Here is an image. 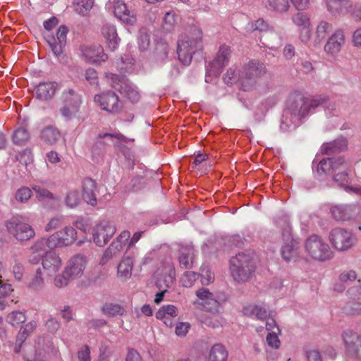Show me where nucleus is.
Returning a JSON list of instances; mask_svg holds the SVG:
<instances>
[{"label": "nucleus", "mask_w": 361, "mask_h": 361, "mask_svg": "<svg viewBox=\"0 0 361 361\" xmlns=\"http://www.w3.org/2000/svg\"><path fill=\"white\" fill-rule=\"evenodd\" d=\"M329 240L331 244L339 251L347 250L356 243V238L352 233L341 228L331 230Z\"/></svg>", "instance_id": "2eb2a0df"}, {"label": "nucleus", "mask_w": 361, "mask_h": 361, "mask_svg": "<svg viewBox=\"0 0 361 361\" xmlns=\"http://www.w3.org/2000/svg\"><path fill=\"white\" fill-rule=\"evenodd\" d=\"M164 28L170 30L176 22V14L173 11L167 12L164 17Z\"/></svg>", "instance_id": "e2e57ef3"}, {"label": "nucleus", "mask_w": 361, "mask_h": 361, "mask_svg": "<svg viewBox=\"0 0 361 361\" xmlns=\"http://www.w3.org/2000/svg\"><path fill=\"white\" fill-rule=\"evenodd\" d=\"M305 251L314 260L324 262L333 257L334 252L322 238L317 235L310 236L305 243Z\"/></svg>", "instance_id": "0eeeda50"}, {"label": "nucleus", "mask_w": 361, "mask_h": 361, "mask_svg": "<svg viewBox=\"0 0 361 361\" xmlns=\"http://www.w3.org/2000/svg\"><path fill=\"white\" fill-rule=\"evenodd\" d=\"M125 137L120 133H100L97 137V140L91 149L92 159L99 162L104 157L106 152V148L110 142L115 146L118 145L119 140H124Z\"/></svg>", "instance_id": "9d476101"}, {"label": "nucleus", "mask_w": 361, "mask_h": 361, "mask_svg": "<svg viewBox=\"0 0 361 361\" xmlns=\"http://www.w3.org/2000/svg\"><path fill=\"white\" fill-rule=\"evenodd\" d=\"M133 261L132 257L124 256L117 267L118 276L122 280H127L132 275Z\"/></svg>", "instance_id": "473e14b6"}, {"label": "nucleus", "mask_w": 361, "mask_h": 361, "mask_svg": "<svg viewBox=\"0 0 361 361\" xmlns=\"http://www.w3.org/2000/svg\"><path fill=\"white\" fill-rule=\"evenodd\" d=\"M32 191L27 187H21L16 192V200L21 203L27 202L32 197Z\"/></svg>", "instance_id": "3c124183"}, {"label": "nucleus", "mask_w": 361, "mask_h": 361, "mask_svg": "<svg viewBox=\"0 0 361 361\" xmlns=\"http://www.w3.org/2000/svg\"><path fill=\"white\" fill-rule=\"evenodd\" d=\"M42 264L47 275L52 276L61 269L62 262L55 252H48L42 257Z\"/></svg>", "instance_id": "5701e85b"}, {"label": "nucleus", "mask_w": 361, "mask_h": 361, "mask_svg": "<svg viewBox=\"0 0 361 361\" xmlns=\"http://www.w3.org/2000/svg\"><path fill=\"white\" fill-rule=\"evenodd\" d=\"M79 361H91L90 350L87 345H84L78 352Z\"/></svg>", "instance_id": "774afa93"}, {"label": "nucleus", "mask_w": 361, "mask_h": 361, "mask_svg": "<svg viewBox=\"0 0 361 361\" xmlns=\"http://www.w3.org/2000/svg\"><path fill=\"white\" fill-rule=\"evenodd\" d=\"M178 315V309L173 305L162 306L156 313V317L158 319L163 320L167 326H172L173 322L171 318H174Z\"/></svg>", "instance_id": "2f4dec72"}, {"label": "nucleus", "mask_w": 361, "mask_h": 361, "mask_svg": "<svg viewBox=\"0 0 361 361\" xmlns=\"http://www.w3.org/2000/svg\"><path fill=\"white\" fill-rule=\"evenodd\" d=\"M266 341L269 346L275 349L279 348L281 344V341L276 332H269L266 337Z\"/></svg>", "instance_id": "69168bd1"}, {"label": "nucleus", "mask_w": 361, "mask_h": 361, "mask_svg": "<svg viewBox=\"0 0 361 361\" xmlns=\"http://www.w3.org/2000/svg\"><path fill=\"white\" fill-rule=\"evenodd\" d=\"M266 73L267 68L264 63L258 60H250L238 71V82L243 90H252L256 87L259 79Z\"/></svg>", "instance_id": "423d86ee"}, {"label": "nucleus", "mask_w": 361, "mask_h": 361, "mask_svg": "<svg viewBox=\"0 0 361 361\" xmlns=\"http://www.w3.org/2000/svg\"><path fill=\"white\" fill-rule=\"evenodd\" d=\"M44 286V279L39 268L36 270L35 274L27 283V287L34 290H40Z\"/></svg>", "instance_id": "49530a36"}, {"label": "nucleus", "mask_w": 361, "mask_h": 361, "mask_svg": "<svg viewBox=\"0 0 361 361\" xmlns=\"http://www.w3.org/2000/svg\"><path fill=\"white\" fill-rule=\"evenodd\" d=\"M77 238V231L72 226H65L55 232L47 238L37 240L32 246L33 252L44 251L46 247L49 249L63 247L71 245Z\"/></svg>", "instance_id": "20e7f679"}, {"label": "nucleus", "mask_w": 361, "mask_h": 361, "mask_svg": "<svg viewBox=\"0 0 361 361\" xmlns=\"http://www.w3.org/2000/svg\"><path fill=\"white\" fill-rule=\"evenodd\" d=\"M86 264L85 256L81 254L75 255L68 260L64 273L71 279L80 277L83 274Z\"/></svg>", "instance_id": "aec40b11"}, {"label": "nucleus", "mask_w": 361, "mask_h": 361, "mask_svg": "<svg viewBox=\"0 0 361 361\" xmlns=\"http://www.w3.org/2000/svg\"><path fill=\"white\" fill-rule=\"evenodd\" d=\"M348 140L344 137L324 143L321 147V153L326 155H334L345 151L348 149Z\"/></svg>", "instance_id": "a878e982"}, {"label": "nucleus", "mask_w": 361, "mask_h": 361, "mask_svg": "<svg viewBox=\"0 0 361 361\" xmlns=\"http://www.w3.org/2000/svg\"><path fill=\"white\" fill-rule=\"evenodd\" d=\"M346 361H361V336L352 330L343 333Z\"/></svg>", "instance_id": "4468645a"}, {"label": "nucleus", "mask_w": 361, "mask_h": 361, "mask_svg": "<svg viewBox=\"0 0 361 361\" xmlns=\"http://www.w3.org/2000/svg\"><path fill=\"white\" fill-rule=\"evenodd\" d=\"M58 88V84L55 82H40L35 88L36 98L42 101H48L53 98Z\"/></svg>", "instance_id": "bb28decb"}, {"label": "nucleus", "mask_w": 361, "mask_h": 361, "mask_svg": "<svg viewBox=\"0 0 361 361\" xmlns=\"http://www.w3.org/2000/svg\"><path fill=\"white\" fill-rule=\"evenodd\" d=\"M346 293L353 300H361V285L350 288Z\"/></svg>", "instance_id": "338daca9"}, {"label": "nucleus", "mask_w": 361, "mask_h": 361, "mask_svg": "<svg viewBox=\"0 0 361 361\" xmlns=\"http://www.w3.org/2000/svg\"><path fill=\"white\" fill-rule=\"evenodd\" d=\"M203 34L200 28L192 27L178 42L177 54L179 61L185 66L191 63L192 57L203 50Z\"/></svg>", "instance_id": "f03ea898"}, {"label": "nucleus", "mask_w": 361, "mask_h": 361, "mask_svg": "<svg viewBox=\"0 0 361 361\" xmlns=\"http://www.w3.org/2000/svg\"><path fill=\"white\" fill-rule=\"evenodd\" d=\"M283 244L281 247V255L286 262H295L301 252L300 243L292 234L289 225L283 228L282 232Z\"/></svg>", "instance_id": "1a4fd4ad"}, {"label": "nucleus", "mask_w": 361, "mask_h": 361, "mask_svg": "<svg viewBox=\"0 0 361 361\" xmlns=\"http://www.w3.org/2000/svg\"><path fill=\"white\" fill-rule=\"evenodd\" d=\"M243 312L246 316L255 317L259 320H264L267 317V310L262 305H247L243 308Z\"/></svg>", "instance_id": "72a5a7b5"}, {"label": "nucleus", "mask_w": 361, "mask_h": 361, "mask_svg": "<svg viewBox=\"0 0 361 361\" xmlns=\"http://www.w3.org/2000/svg\"><path fill=\"white\" fill-rule=\"evenodd\" d=\"M75 11L82 16H85L92 8L94 0H74Z\"/></svg>", "instance_id": "de8ad7c7"}, {"label": "nucleus", "mask_w": 361, "mask_h": 361, "mask_svg": "<svg viewBox=\"0 0 361 361\" xmlns=\"http://www.w3.org/2000/svg\"><path fill=\"white\" fill-rule=\"evenodd\" d=\"M82 59L89 63H98L107 60L108 56L99 44L82 45L80 47Z\"/></svg>", "instance_id": "6ab92c4d"}, {"label": "nucleus", "mask_w": 361, "mask_h": 361, "mask_svg": "<svg viewBox=\"0 0 361 361\" xmlns=\"http://www.w3.org/2000/svg\"><path fill=\"white\" fill-rule=\"evenodd\" d=\"M195 250L192 245L180 244L178 251V261L183 269H190L195 262Z\"/></svg>", "instance_id": "393cba45"}, {"label": "nucleus", "mask_w": 361, "mask_h": 361, "mask_svg": "<svg viewBox=\"0 0 361 361\" xmlns=\"http://www.w3.org/2000/svg\"><path fill=\"white\" fill-rule=\"evenodd\" d=\"M266 7L279 12H285L289 8L288 0H264Z\"/></svg>", "instance_id": "37998d69"}, {"label": "nucleus", "mask_w": 361, "mask_h": 361, "mask_svg": "<svg viewBox=\"0 0 361 361\" xmlns=\"http://www.w3.org/2000/svg\"><path fill=\"white\" fill-rule=\"evenodd\" d=\"M114 8L115 16L123 23L133 25L136 22L135 12L129 10L123 1L121 0L115 1Z\"/></svg>", "instance_id": "b1692460"}, {"label": "nucleus", "mask_w": 361, "mask_h": 361, "mask_svg": "<svg viewBox=\"0 0 361 361\" xmlns=\"http://www.w3.org/2000/svg\"><path fill=\"white\" fill-rule=\"evenodd\" d=\"M250 30H257L262 32L260 41L263 45L276 49L281 46L280 36L272 29H269L268 24L263 19H258L250 25Z\"/></svg>", "instance_id": "ddd939ff"}, {"label": "nucleus", "mask_w": 361, "mask_h": 361, "mask_svg": "<svg viewBox=\"0 0 361 361\" xmlns=\"http://www.w3.org/2000/svg\"><path fill=\"white\" fill-rule=\"evenodd\" d=\"M231 53V49L226 44L220 46L216 56L207 66V73L211 75L219 76L224 67L228 65Z\"/></svg>", "instance_id": "dca6fc26"}, {"label": "nucleus", "mask_w": 361, "mask_h": 361, "mask_svg": "<svg viewBox=\"0 0 361 361\" xmlns=\"http://www.w3.org/2000/svg\"><path fill=\"white\" fill-rule=\"evenodd\" d=\"M350 164L343 157L328 158L321 160L317 166L318 172L333 176L334 180L341 186H346L348 183V172Z\"/></svg>", "instance_id": "39448f33"}, {"label": "nucleus", "mask_w": 361, "mask_h": 361, "mask_svg": "<svg viewBox=\"0 0 361 361\" xmlns=\"http://www.w3.org/2000/svg\"><path fill=\"white\" fill-rule=\"evenodd\" d=\"M130 236V233L128 231H123L121 233L118 237H117L110 245L109 248L117 255L120 252L128 240Z\"/></svg>", "instance_id": "ea45409f"}, {"label": "nucleus", "mask_w": 361, "mask_h": 361, "mask_svg": "<svg viewBox=\"0 0 361 361\" xmlns=\"http://www.w3.org/2000/svg\"><path fill=\"white\" fill-rule=\"evenodd\" d=\"M256 269V262L251 252H241L230 259V272L238 283L251 279Z\"/></svg>", "instance_id": "7ed1b4c3"}, {"label": "nucleus", "mask_w": 361, "mask_h": 361, "mask_svg": "<svg viewBox=\"0 0 361 361\" xmlns=\"http://www.w3.org/2000/svg\"><path fill=\"white\" fill-rule=\"evenodd\" d=\"M333 30L332 25L325 20H322L316 27L315 42L319 44L322 42Z\"/></svg>", "instance_id": "4c0bfd02"}, {"label": "nucleus", "mask_w": 361, "mask_h": 361, "mask_svg": "<svg viewBox=\"0 0 361 361\" xmlns=\"http://www.w3.org/2000/svg\"><path fill=\"white\" fill-rule=\"evenodd\" d=\"M94 101L100 108L111 114H117L123 108V102L119 97L112 91H107L94 97Z\"/></svg>", "instance_id": "f3484780"}, {"label": "nucleus", "mask_w": 361, "mask_h": 361, "mask_svg": "<svg viewBox=\"0 0 361 361\" xmlns=\"http://www.w3.org/2000/svg\"><path fill=\"white\" fill-rule=\"evenodd\" d=\"M238 73H236V68L231 67L228 69L226 73L224 76V80L226 84L231 85L235 82H238Z\"/></svg>", "instance_id": "052dcab7"}, {"label": "nucleus", "mask_w": 361, "mask_h": 361, "mask_svg": "<svg viewBox=\"0 0 361 361\" xmlns=\"http://www.w3.org/2000/svg\"><path fill=\"white\" fill-rule=\"evenodd\" d=\"M358 210L355 205H340L332 207L331 212L336 220L347 221L355 216Z\"/></svg>", "instance_id": "cd10ccee"}, {"label": "nucleus", "mask_w": 361, "mask_h": 361, "mask_svg": "<svg viewBox=\"0 0 361 361\" xmlns=\"http://www.w3.org/2000/svg\"><path fill=\"white\" fill-rule=\"evenodd\" d=\"M102 312L109 316H121L126 312L124 307L116 303H106L102 307Z\"/></svg>", "instance_id": "79ce46f5"}, {"label": "nucleus", "mask_w": 361, "mask_h": 361, "mask_svg": "<svg viewBox=\"0 0 361 361\" xmlns=\"http://www.w3.org/2000/svg\"><path fill=\"white\" fill-rule=\"evenodd\" d=\"M62 221V216H57L51 218L44 227L45 231L49 232L51 230L59 228L61 225Z\"/></svg>", "instance_id": "0e129e2a"}, {"label": "nucleus", "mask_w": 361, "mask_h": 361, "mask_svg": "<svg viewBox=\"0 0 361 361\" xmlns=\"http://www.w3.org/2000/svg\"><path fill=\"white\" fill-rule=\"evenodd\" d=\"M48 353L44 349L30 348L24 355L25 361H47Z\"/></svg>", "instance_id": "e433bc0d"}, {"label": "nucleus", "mask_w": 361, "mask_h": 361, "mask_svg": "<svg viewBox=\"0 0 361 361\" xmlns=\"http://www.w3.org/2000/svg\"><path fill=\"white\" fill-rule=\"evenodd\" d=\"M32 190L37 195V197L39 201H47V200H53L54 202H59V198L54 196L53 193H51L49 190L44 188L42 185L37 184L32 185Z\"/></svg>", "instance_id": "58836bf2"}, {"label": "nucleus", "mask_w": 361, "mask_h": 361, "mask_svg": "<svg viewBox=\"0 0 361 361\" xmlns=\"http://www.w3.org/2000/svg\"><path fill=\"white\" fill-rule=\"evenodd\" d=\"M292 20L294 24L300 28L310 25V18L303 13L298 12L294 14L292 17Z\"/></svg>", "instance_id": "6e6d98bb"}, {"label": "nucleus", "mask_w": 361, "mask_h": 361, "mask_svg": "<svg viewBox=\"0 0 361 361\" xmlns=\"http://www.w3.org/2000/svg\"><path fill=\"white\" fill-rule=\"evenodd\" d=\"M352 103L349 97L343 95L328 100L324 95L309 98L297 94L289 97L284 117L287 121L290 116V123L295 127L300 125L302 118L323 104H325V112L327 115L339 116L350 111Z\"/></svg>", "instance_id": "f257e3e1"}, {"label": "nucleus", "mask_w": 361, "mask_h": 361, "mask_svg": "<svg viewBox=\"0 0 361 361\" xmlns=\"http://www.w3.org/2000/svg\"><path fill=\"white\" fill-rule=\"evenodd\" d=\"M63 106L60 108L61 115L67 119H71L78 112L82 104L80 94L73 89L65 90L61 96Z\"/></svg>", "instance_id": "f8f14e48"}, {"label": "nucleus", "mask_w": 361, "mask_h": 361, "mask_svg": "<svg viewBox=\"0 0 361 361\" xmlns=\"http://www.w3.org/2000/svg\"><path fill=\"white\" fill-rule=\"evenodd\" d=\"M200 271L201 273L199 274V275L201 276V283L202 285H209L214 281V273L207 269L206 267H202Z\"/></svg>", "instance_id": "13d9d810"}, {"label": "nucleus", "mask_w": 361, "mask_h": 361, "mask_svg": "<svg viewBox=\"0 0 361 361\" xmlns=\"http://www.w3.org/2000/svg\"><path fill=\"white\" fill-rule=\"evenodd\" d=\"M5 226L8 232L18 241L29 240L35 235L33 228L20 215L12 216L6 221Z\"/></svg>", "instance_id": "6e6552de"}, {"label": "nucleus", "mask_w": 361, "mask_h": 361, "mask_svg": "<svg viewBox=\"0 0 361 361\" xmlns=\"http://www.w3.org/2000/svg\"><path fill=\"white\" fill-rule=\"evenodd\" d=\"M345 42V35L341 30H336L327 39L324 51L329 55H336L341 50Z\"/></svg>", "instance_id": "4be33fe9"}, {"label": "nucleus", "mask_w": 361, "mask_h": 361, "mask_svg": "<svg viewBox=\"0 0 361 361\" xmlns=\"http://www.w3.org/2000/svg\"><path fill=\"white\" fill-rule=\"evenodd\" d=\"M343 310L346 314H349V315L361 314V302H358V301L348 302L343 307Z\"/></svg>", "instance_id": "09e8293b"}, {"label": "nucleus", "mask_w": 361, "mask_h": 361, "mask_svg": "<svg viewBox=\"0 0 361 361\" xmlns=\"http://www.w3.org/2000/svg\"><path fill=\"white\" fill-rule=\"evenodd\" d=\"M65 202L68 207H76L80 202L79 192L78 190L69 191L66 197Z\"/></svg>", "instance_id": "603ef678"}, {"label": "nucleus", "mask_w": 361, "mask_h": 361, "mask_svg": "<svg viewBox=\"0 0 361 361\" xmlns=\"http://www.w3.org/2000/svg\"><path fill=\"white\" fill-rule=\"evenodd\" d=\"M175 276L176 271L173 263L167 262L162 270V276L158 279L157 284L160 287L164 286L165 288H169L173 285Z\"/></svg>", "instance_id": "7c9ffc66"}, {"label": "nucleus", "mask_w": 361, "mask_h": 361, "mask_svg": "<svg viewBox=\"0 0 361 361\" xmlns=\"http://www.w3.org/2000/svg\"><path fill=\"white\" fill-rule=\"evenodd\" d=\"M25 314L20 311H13L7 317L8 322L12 326L18 325L25 322Z\"/></svg>", "instance_id": "4d7b16f0"}, {"label": "nucleus", "mask_w": 361, "mask_h": 361, "mask_svg": "<svg viewBox=\"0 0 361 361\" xmlns=\"http://www.w3.org/2000/svg\"><path fill=\"white\" fill-rule=\"evenodd\" d=\"M68 29L65 25H61L56 32V39L54 37H49L47 39L54 54L59 57L63 54V48L66 43V37Z\"/></svg>", "instance_id": "412c9836"}, {"label": "nucleus", "mask_w": 361, "mask_h": 361, "mask_svg": "<svg viewBox=\"0 0 361 361\" xmlns=\"http://www.w3.org/2000/svg\"><path fill=\"white\" fill-rule=\"evenodd\" d=\"M228 351L221 343L214 345L209 353V361H226Z\"/></svg>", "instance_id": "c9c22d12"}, {"label": "nucleus", "mask_w": 361, "mask_h": 361, "mask_svg": "<svg viewBox=\"0 0 361 361\" xmlns=\"http://www.w3.org/2000/svg\"><path fill=\"white\" fill-rule=\"evenodd\" d=\"M169 54V46L164 42L157 43L154 51V58L158 63L164 62Z\"/></svg>", "instance_id": "c03bdc74"}, {"label": "nucleus", "mask_w": 361, "mask_h": 361, "mask_svg": "<svg viewBox=\"0 0 361 361\" xmlns=\"http://www.w3.org/2000/svg\"><path fill=\"white\" fill-rule=\"evenodd\" d=\"M30 139V134L27 131V125H22L18 127L13 135V141L18 145H25Z\"/></svg>", "instance_id": "a19ab883"}, {"label": "nucleus", "mask_w": 361, "mask_h": 361, "mask_svg": "<svg viewBox=\"0 0 361 361\" xmlns=\"http://www.w3.org/2000/svg\"><path fill=\"white\" fill-rule=\"evenodd\" d=\"M199 276V274L196 272L187 271L183 274L180 280L184 287L189 288L193 286Z\"/></svg>", "instance_id": "864d4df0"}, {"label": "nucleus", "mask_w": 361, "mask_h": 361, "mask_svg": "<svg viewBox=\"0 0 361 361\" xmlns=\"http://www.w3.org/2000/svg\"><path fill=\"white\" fill-rule=\"evenodd\" d=\"M145 186V181L142 177L136 176L133 178L130 181L129 187H126V190L130 191H138L142 189Z\"/></svg>", "instance_id": "bf43d9fd"}, {"label": "nucleus", "mask_w": 361, "mask_h": 361, "mask_svg": "<svg viewBox=\"0 0 361 361\" xmlns=\"http://www.w3.org/2000/svg\"><path fill=\"white\" fill-rule=\"evenodd\" d=\"M40 137L47 144L54 145L61 137V133L57 128L52 126H47L42 130Z\"/></svg>", "instance_id": "f704fd0d"}, {"label": "nucleus", "mask_w": 361, "mask_h": 361, "mask_svg": "<svg viewBox=\"0 0 361 361\" xmlns=\"http://www.w3.org/2000/svg\"><path fill=\"white\" fill-rule=\"evenodd\" d=\"M97 183L90 178H86L82 181V196L87 204L94 206L97 204L96 198Z\"/></svg>", "instance_id": "c85d7f7f"}, {"label": "nucleus", "mask_w": 361, "mask_h": 361, "mask_svg": "<svg viewBox=\"0 0 361 361\" xmlns=\"http://www.w3.org/2000/svg\"><path fill=\"white\" fill-rule=\"evenodd\" d=\"M107 77L110 80V85L131 102L139 101L140 94L136 87L128 79L114 73H109Z\"/></svg>", "instance_id": "9b49d317"}, {"label": "nucleus", "mask_w": 361, "mask_h": 361, "mask_svg": "<svg viewBox=\"0 0 361 361\" xmlns=\"http://www.w3.org/2000/svg\"><path fill=\"white\" fill-rule=\"evenodd\" d=\"M195 295L200 300L198 303L201 305H202V303H204V302H207V300H210L214 295L212 293L209 292L207 288H202L197 290L195 293Z\"/></svg>", "instance_id": "680f3d73"}, {"label": "nucleus", "mask_w": 361, "mask_h": 361, "mask_svg": "<svg viewBox=\"0 0 361 361\" xmlns=\"http://www.w3.org/2000/svg\"><path fill=\"white\" fill-rule=\"evenodd\" d=\"M36 326V323L31 322L20 328L16 338L17 343H18L19 345H21L30 334L33 332Z\"/></svg>", "instance_id": "a18cd8bd"}, {"label": "nucleus", "mask_w": 361, "mask_h": 361, "mask_svg": "<svg viewBox=\"0 0 361 361\" xmlns=\"http://www.w3.org/2000/svg\"><path fill=\"white\" fill-rule=\"evenodd\" d=\"M102 34L106 39L109 49L114 51L120 42L115 26L110 24L104 25L102 28Z\"/></svg>", "instance_id": "c756f323"}, {"label": "nucleus", "mask_w": 361, "mask_h": 361, "mask_svg": "<svg viewBox=\"0 0 361 361\" xmlns=\"http://www.w3.org/2000/svg\"><path fill=\"white\" fill-rule=\"evenodd\" d=\"M202 306H203L207 311L213 314L219 312L221 308L220 302L216 299L214 295L210 300L202 303Z\"/></svg>", "instance_id": "5fc2aeb1"}, {"label": "nucleus", "mask_w": 361, "mask_h": 361, "mask_svg": "<svg viewBox=\"0 0 361 361\" xmlns=\"http://www.w3.org/2000/svg\"><path fill=\"white\" fill-rule=\"evenodd\" d=\"M116 233L115 226L110 221L103 220L93 228L94 243L99 247L105 245Z\"/></svg>", "instance_id": "a211bd4d"}, {"label": "nucleus", "mask_w": 361, "mask_h": 361, "mask_svg": "<svg viewBox=\"0 0 361 361\" xmlns=\"http://www.w3.org/2000/svg\"><path fill=\"white\" fill-rule=\"evenodd\" d=\"M13 260L14 262V265L12 267L13 275L16 281H20L24 275V266L16 255L13 256Z\"/></svg>", "instance_id": "8fccbe9b"}]
</instances>
